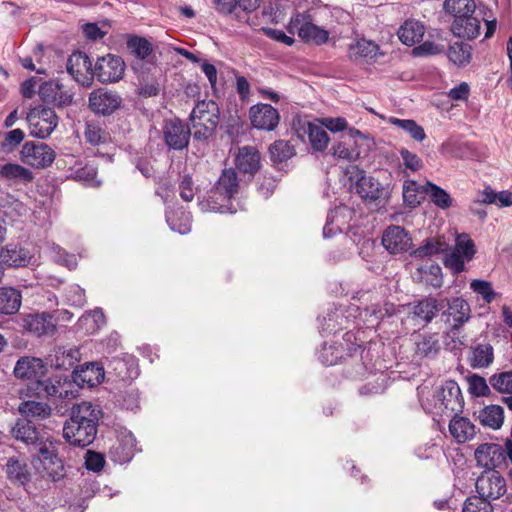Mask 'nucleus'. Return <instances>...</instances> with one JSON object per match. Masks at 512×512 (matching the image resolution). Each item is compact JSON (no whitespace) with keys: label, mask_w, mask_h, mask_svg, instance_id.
I'll return each instance as SVG.
<instances>
[{"label":"nucleus","mask_w":512,"mask_h":512,"mask_svg":"<svg viewBox=\"0 0 512 512\" xmlns=\"http://www.w3.org/2000/svg\"><path fill=\"white\" fill-rule=\"evenodd\" d=\"M490 384L501 394H512V371L494 374L490 377Z\"/></svg>","instance_id":"nucleus-54"},{"label":"nucleus","mask_w":512,"mask_h":512,"mask_svg":"<svg viewBox=\"0 0 512 512\" xmlns=\"http://www.w3.org/2000/svg\"><path fill=\"white\" fill-rule=\"evenodd\" d=\"M389 123L407 132L411 138L418 142H422L426 138L424 129L412 119H399L391 117L389 119Z\"/></svg>","instance_id":"nucleus-46"},{"label":"nucleus","mask_w":512,"mask_h":512,"mask_svg":"<svg viewBox=\"0 0 512 512\" xmlns=\"http://www.w3.org/2000/svg\"><path fill=\"white\" fill-rule=\"evenodd\" d=\"M25 133L23 130L17 128L13 129L4 135V139L0 144V150L5 153L9 154L12 153L24 140Z\"/></svg>","instance_id":"nucleus-53"},{"label":"nucleus","mask_w":512,"mask_h":512,"mask_svg":"<svg viewBox=\"0 0 512 512\" xmlns=\"http://www.w3.org/2000/svg\"><path fill=\"white\" fill-rule=\"evenodd\" d=\"M14 376L23 380H36L46 373V366L42 359L36 357H22L14 367Z\"/></svg>","instance_id":"nucleus-27"},{"label":"nucleus","mask_w":512,"mask_h":512,"mask_svg":"<svg viewBox=\"0 0 512 512\" xmlns=\"http://www.w3.org/2000/svg\"><path fill=\"white\" fill-rule=\"evenodd\" d=\"M249 118L254 128L265 131H273L280 121L277 109L269 104L262 103L250 108Z\"/></svg>","instance_id":"nucleus-22"},{"label":"nucleus","mask_w":512,"mask_h":512,"mask_svg":"<svg viewBox=\"0 0 512 512\" xmlns=\"http://www.w3.org/2000/svg\"><path fill=\"white\" fill-rule=\"evenodd\" d=\"M463 512H493L491 503L479 496H472L466 499L463 505Z\"/></svg>","instance_id":"nucleus-56"},{"label":"nucleus","mask_w":512,"mask_h":512,"mask_svg":"<svg viewBox=\"0 0 512 512\" xmlns=\"http://www.w3.org/2000/svg\"><path fill=\"white\" fill-rule=\"evenodd\" d=\"M73 381L80 387H96L105 378V368L99 362H87L76 366L72 373Z\"/></svg>","instance_id":"nucleus-21"},{"label":"nucleus","mask_w":512,"mask_h":512,"mask_svg":"<svg viewBox=\"0 0 512 512\" xmlns=\"http://www.w3.org/2000/svg\"><path fill=\"white\" fill-rule=\"evenodd\" d=\"M96 177L97 169L89 165L77 169L74 173L76 180L90 187H99L101 185V181L97 180Z\"/></svg>","instance_id":"nucleus-55"},{"label":"nucleus","mask_w":512,"mask_h":512,"mask_svg":"<svg viewBox=\"0 0 512 512\" xmlns=\"http://www.w3.org/2000/svg\"><path fill=\"white\" fill-rule=\"evenodd\" d=\"M292 130L302 142L309 141L311 148L323 152L330 142L328 133L321 122L297 118L293 120Z\"/></svg>","instance_id":"nucleus-8"},{"label":"nucleus","mask_w":512,"mask_h":512,"mask_svg":"<svg viewBox=\"0 0 512 512\" xmlns=\"http://www.w3.org/2000/svg\"><path fill=\"white\" fill-rule=\"evenodd\" d=\"M357 172V181L355 183V190L359 196L365 200L375 201L382 195L380 183L371 176H367L363 170L358 167H352Z\"/></svg>","instance_id":"nucleus-28"},{"label":"nucleus","mask_w":512,"mask_h":512,"mask_svg":"<svg viewBox=\"0 0 512 512\" xmlns=\"http://www.w3.org/2000/svg\"><path fill=\"white\" fill-rule=\"evenodd\" d=\"M103 411L97 404L82 401L73 405L63 426V437L72 446L85 448L96 439Z\"/></svg>","instance_id":"nucleus-1"},{"label":"nucleus","mask_w":512,"mask_h":512,"mask_svg":"<svg viewBox=\"0 0 512 512\" xmlns=\"http://www.w3.org/2000/svg\"><path fill=\"white\" fill-rule=\"evenodd\" d=\"M105 465L104 455L92 450H87L85 455V467L89 471L100 472Z\"/></svg>","instance_id":"nucleus-60"},{"label":"nucleus","mask_w":512,"mask_h":512,"mask_svg":"<svg viewBox=\"0 0 512 512\" xmlns=\"http://www.w3.org/2000/svg\"><path fill=\"white\" fill-rule=\"evenodd\" d=\"M0 259L6 267L23 268L30 264L32 255L19 243H8L1 247Z\"/></svg>","instance_id":"nucleus-25"},{"label":"nucleus","mask_w":512,"mask_h":512,"mask_svg":"<svg viewBox=\"0 0 512 512\" xmlns=\"http://www.w3.org/2000/svg\"><path fill=\"white\" fill-rule=\"evenodd\" d=\"M126 48L136 61L131 64L133 71L144 81L148 75L157 69V64L152 61L153 45L145 37L127 34Z\"/></svg>","instance_id":"nucleus-4"},{"label":"nucleus","mask_w":512,"mask_h":512,"mask_svg":"<svg viewBox=\"0 0 512 512\" xmlns=\"http://www.w3.org/2000/svg\"><path fill=\"white\" fill-rule=\"evenodd\" d=\"M475 459L485 471H496L506 460L505 450L498 444L485 443L475 450Z\"/></svg>","instance_id":"nucleus-23"},{"label":"nucleus","mask_w":512,"mask_h":512,"mask_svg":"<svg viewBox=\"0 0 512 512\" xmlns=\"http://www.w3.org/2000/svg\"><path fill=\"white\" fill-rule=\"evenodd\" d=\"M166 222L172 231L186 234L191 230V215L182 207L176 210L169 209L166 212Z\"/></svg>","instance_id":"nucleus-41"},{"label":"nucleus","mask_w":512,"mask_h":512,"mask_svg":"<svg viewBox=\"0 0 512 512\" xmlns=\"http://www.w3.org/2000/svg\"><path fill=\"white\" fill-rule=\"evenodd\" d=\"M444 10L454 15L455 18L458 16H464L466 14H473L475 10V3L473 0H445Z\"/></svg>","instance_id":"nucleus-49"},{"label":"nucleus","mask_w":512,"mask_h":512,"mask_svg":"<svg viewBox=\"0 0 512 512\" xmlns=\"http://www.w3.org/2000/svg\"><path fill=\"white\" fill-rule=\"evenodd\" d=\"M479 419L482 425L490 427L492 429H499L504 420L503 408L499 405L486 406L481 410Z\"/></svg>","instance_id":"nucleus-43"},{"label":"nucleus","mask_w":512,"mask_h":512,"mask_svg":"<svg viewBox=\"0 0 512 512\" xmlns=\"http://www.w3.org/2000/svg\"><path fill=\"white\" fill-rule=\"evenodd\" d=\"M43 476L52 481H59L65 476V469L62 460L58 457L49 464L43 466Z\"/></svg>","instance_id":"nucleus-58"},{"label":"nucleus","mask_w":512,"mask_h":512,"mask_svg":"<svg viewBox=\"0 0 512 512\" xmlns=\"http://www.w3.org/2000/svg\"><path fill=\"white\" fill-rule=\"evenodd\" d=\"M162 134L166 145L170 149L183 150L187 148L193 132L181 119L173 118L165 121Z\"/></svg>","instance_id":"nucleus-16"},{"label":"nucleus","mask_w":512,"mask_h":512,"mask_svg":"<svg viewBox=\"0 0 512 512\" xmlns=\"http://www.w3.org/2000/svg\"><path fill=\"white\" fill-rule=\"evenodd\" d=\"M12 435L16 440L22 441L27 445H41L44 437L40 434L37 427L28 419H18L13 426Z\"/></svg>","instance_id":"nucleus-30"},{"label":"nucleus","mask_w":512,"mask_h":512,"mask_svg":"<svg viewBox=\"0 0 512 512\" xmlns=\"http://www.w3.org/2000/svg\"><path fill=\"white\" fill-rule=\"evenodd\" d=\"M67 72L84 87H89L94 79V65L89 56L82 51L73 52L66 63Z\"/></svg>","instance_id":"nucleus-12"},{"label":"nucleus","mask_w":512,"mask_h":512,"mask_svg":"<svg viewBox=\"0 0 512 512\" xmlns=\"http://www.w3.org/2000/svg\"><path fill=\"white\" fill-rule=\"evenodd\" d=\"M443 306L433 297H427L411 307V314L425 322H431Z\"/></svg>","instance_id":"nucleus-40"},{"label":"nucleus","mask_w":512,"mask_h":512,"mask_svg":"<svg viewBox=\"0 0 512 512\" xmlns=\"http://www.w3.org/2000/svg\"><path fill=\"white\" fill-rule=\"evenodd\" d=\"M476 491L479 497L491 502L506 492V481L498 471H484L477 478Z\"/></svg>","instance_id":"nucleus-13"},{"label":"nucleus","mask_w":512,"mask_h":512,"mask_svg":"<svg viewBox=\"0 0 512 512\" xmlns=\"http://www.w3.org/2000/svg\"><path fill=\"white\" fill-rule=\"evenodd\" d=\"M474 241L467 233L457 234L454 246L446 251L443 264L454 275L466 270V262H470L476 254Z\"/></svg>","instance_id":"nucleus-5"},{"label":"nucleus","mask_w":512,"mask_h":512,"mask_svg":"<svg viewBox=\"0 0 512 512\" xmlns=\"http://www.w3.org/2000/svg\"><path fill=\"white\" fill-rule=\"evenodd\" d=\"M347 52L349 59L358 65L371 64L381 54L375 42L364 38L351 43Z\"/></svg>","instance_id":"nucleus-24"},{"label":"nucleus","mask_w":512,"mask_h":512,"mask_svg":"<svg viewBox=\"0 0 512 512\" xmlns=\"http://www.w3.org/2000/svg\"><path fill=\"white\" fill-rule=\"evenodd\" d=\"M67 302L74 307H83L86 304L85 290L79 285H71L65 293Z\"/></svg>","instance_id":"nucleus-57"},{"label":"nucleus","mask_w":512,"mask_h":512,"mask_svg":"<svg viewBox=\"0 0 512 512\" xmlns=\"http://www.w3.org/2000/svg\"><path fill=\"white\" fill-rule=\"evenodd\" d=\"M136 451V439L130 431L118 433L109 448V458L114 463L126 464L132 460Z\"/></svg>","instance_id":"nucleus-20"},{"label":"nucleus","mask_w":512,"mask_h":512,"mask_svg":"<svg viewBox=\"0 0 512 512\" xmlns=\"http://www.w3.org/2000/svg\"><path fill=\"white\" fill-rule=\"evenodd\" d=\"M79 359V349L58 347L54 350V354L49 356V363L55 369L67 371L73 368Z\"/></svg>","instance_id":"nucleus-32"},{"label":"nucleus","mask_w":512,"mask_h":512,"mask_svg":"<svg viewBox=\"0 0 512 512\" xmlns=\"http://www.w3.org/2000/svg\"><path fill=\"white\" fill-rule=\"evenodd\" d=\"M426 192L429 194L431 201L441 209H447L452 205L450 195L441 187L427 182Z\"/></svg>","instance_id":"nucleus-50"},{"label":"nucleus","mask_w":512,"mask_h":512,"mask_svg":"<svg viewBox=\"0 0 512 512\" xmlns=\"http://www.w3.org/2000/svg\"><path fill=\"white\" fill-rule=\"evenodd\" d=\"M235 164L240 172L254 175L260 169V153L253 146H243L238 150Z\"/></svg>","instance_id":"nucleus-29"},{"label":"nucleus","mask_w":512,"mask_h":512,"mask_svg":"<svg viewBox=\"0 0 512 512\" xmlns=\"http://www.w3.org/2000/svg\"><path fill=\"white\" fill-rule=\"evenodd\" d=\"M84 135L86 141L94 146L106 142V133L97 125H87Z\"/></svg>","instance_id":"nucleus-62"},{"label":"nucleus","mask_w":512,"mask_h":512,"mask_svg":"<svg viewBox=\"0 0 512 512\" xmlns=\"http://www.w3.org/2000/svg\"><path fill=\"white\" fill-rule=\"evenodd\" d=\"M470 289L481 296L483 301L490 304L496 297V292L492 287V283L486 280L474 279L470 282Z\"/></svg>","instance_id":"nucleus-52"},{"label":"nucleus","mask_w":512,"mask_h":512,"mask_svg":"<svg viewBox=\"0 0 512 512\" xmlns=\"http://www.w3.org/2000/svg\"><path fill=\"white\" fill-rule=\"evenodd\" d=\"M269 152L271 158L276 162L286 161L289 158H291L295 153L294 147L284 140L275 141L269 147Z\"/></svg>","instance_id":"nucleus-51"},{"label":"nucleus","mask_w":512,"mask_h":512,"mask_svg":"<svg viewBox=\"0 0 512 512\" xmlns=\"http://www.w3.org/2000/svg\"><path fill=\"white\" fill-rule=\"evenodd\" d=\"M125 71L124 61L111 54L99 57L94 64V78L101 83H114L119 81Z\"/></svg>","instance_id":"nucleus-15"},{"label":"nucleus","mask_w":512,"mask_h":512,"mask_svg":"<svg viewBox=\"0 0 512 512\" xmlns=\"http://www.w3.org/2000/svg\"><path fill=\"white\" fill-rule=\"evenodd\" d=\"M447 309L442 315L445 317V323L451 325L450 333L456 335L462 327L471 318L470 304L462 297H452L445 299Z\"/></svg>","instance_id":"nucleus-14"},{"label":"nucleus","mask_w":512,"mask_h":512,"mask_svg":"<svg viewBox=\"0 0 512 512\" xmlns=\"http://www.w3.org/2000/svg\"><path fill=\"white\" fill-rule=\"evenodd\" d=\"M426 413L436 417L451 416L463 408V397L457 382L445 381L437 387L431 398L421 402Z\"/></svg>","instance_id":"nucleus-2"},{"label":"nucleus","mask_w":512,"mask_h":512,"mask_svg":"<svg viewBox=\"0 0 512 512\" xmlns=\"http://www.w3.org/2000/svg\"><path fill=\"white\" fill-rule=\"evenodd\" d=\"M448 245L440 238H428L417 249L411 252L414 258H424L444 253L447 251Z\"/></svg>","instance_id":"nucleus-42"},{"label":"nucleus","mask_w":512,"mask_h":512,"mask_svg":"<svg viewBox=\"0 0 512 512\" xmlns=\"http://www.w3.org/2000/svg\"><path fill=\"white\" fill-rule=\"evenodd\" d=\"M469 390L471 394L477 397H482L489 393V386L483 377L473 375L469 378Z\"/></svg>","instance_id":"nucleus-63"},{"label":"nucleus","mask_w":512,"mask_h":512,"mask_svg":"<svg viewBox=\"0 0 512 512\" xmlns=\"http://www.w3.org/2000/svg\"><path fill=\"white\" fill-rule=\"evenodd\" d=\"M106 368L108 375L114 377L116 381H132L140 373L137 358L127 353L107 358Z\"/></svg>","instance_id":"nucleus-11"},{"label":"nucleus","mask_w":512,"mask_h":512,"mask_svg":"<svg viewBox=\"0 0 512 512\" xmlns=\"http://www.w3.org/2000/svg\"><path fill=\"white\" fill-rule=\"evenodd\" d=\"M20 414L33 423L35 420H44L51 415V407L44 402L33 400L23 401L18 408Z\"/></svg>","instance_id":"nucleus-39"},{"label":"nucleus","mask_w":512,"mask_h":512,"mask_svg":"<svg viewBox=\"0 0 512 512\" xmlns=\"http://www.w3.org/2000/svg\"><path fill=\"white\" fill-rule=\"evenodd\" d=\"M21 304L20 290L10 286L0 287V314L13 315L19 311Z\"/></svg>","instance_id":"nucleus-33"},{"label":"nucleus","mask_w":512,"mask_h":512,"mask_svg":"<svg viewBox=\"0 0 512 512\" xmlns=\"http://www.w3.org/2000/svg\"><path fill=\"white\" fill-rule=\"evenodd\" d=\"M440 351L439 336L436 333L420 334L415 340V356L433 358Z\"/></svg>","instance_id":"nucleus-34"},{"label":"nucleus","mask_w":512,"mask_h":512,"mask_svg":"<svg viewBox=\"0 0 512 512\" xmlns=\"http://www.w3.org/2000/svg\"><path fill=\"white\" fill-rule=\"evenodd\" d=\"M122 103V98L117 92L104 88L94 90L89 95V108L92 112L102 116L113 114Z\"/></svg>","instance_id":"nucleus-19"},{"label":"nucleus","mask_w":512,"mask_h":512,"mask_svg":"<svg viewBox=\"0 0 512 512\" xmlns=\"http://www.w3.org/2000/svg\"><path fill=\"white\" fill-rule=\"evenodd\" d=\"M32 385L34 386L33 389L36 391L37 396H58L63 397V394H67V391H62V387L60 385V382L57 384L53 383L51 379H43L37 378Z\"/></svg>","instance_id":"nucleus-47"},{"label":"nucleus","mask_w":512,"mask_h":512,"mask_svg":"<svg viewBox=\"0 0 512 512\" xmlns=\"http://www.w3.org/2000/svg\"><path fill=\"white\" fill-rule=\"evenodd\" d=\"M333 156L347 160L356 161L359 158V151L355 147H349L345 143H338L332 147Z\"/></svg>","instance_id":"nucleus-59"},{"label":"nucleus","mask_w":512,"mask_h":512,"mask_svg":"<svg viewBox=\"0 0 512 512\" xmlns=\"http://www.w3.org/2000/svg\"><path fill=\"white\" fill-rule=\"evenodd\" d=\"M471 46L463 42H455L448 48L447 56L457 66H466L471 60Z\"/></svg>","instance_id":"nucleus-44"},{"label":"nucleus","mask_w":512,"mask_h":512,"mask_svg":"<svg viewBox=\"0 0 512 512\" xmlns=\"http://www.w3.org/2000/svg\"><path fill=\"white\" fill-rule=\"evenodd\" d=\"M55 157L54 150L45 143L26 142L21 150V159L36 168L49 167Z\"/></svg>","instance_id":"nucleus-17"},{"label":"nucleus","mask_w":512,"mask_h":512,"mask_svg":"<svg viewBox=\"0 0 512 512\" xmlns=\"http://www.w3.org/2000/svg\"><path fill=\"white\" fill-rule=\"evenodd\" d=\"M424 33V25L414 19L406 20L397 32L399 40L407 46H413L422 40Z\"/></svg>","instance_id":"nucleus-36"},{"label":"nucleus","mask_w":512,"mask_h":512,"mask_svg":"<svg viewBox=\"0 0 512 512\" xmlns=\"http://www.w3.org/2000/svg\"><path fill=\"white\" fill-rule=\"evenodd\" d=\"M494 359L493 348L490 344H479L472 350L470 364L473 368L488 367Z\"/></svg>","instance_id":"nucleus-45"},{"label":"nucleus","mask_w":512,"mask_h":512,"mask_svg":"<svg viewBox=\"0 0 512 512\" xmlns=\"http://www.w3.org/2000/svg\"><path fill=\"white\" fill-rule=\"evenodd\" d=\"M382 244L390 253H401L410 248L411 238L404 228L392 225L384 231Z\"/></svg>","instance_id":"nucleus-26"},{"label":"nucleus","mask_w":512,"mask_h":512,"mask_svg":"<svg viewBox=\"0 0 512 512\" xmlns=\"http://www.w3.org/2000/svg\"><path fill=\"white\" fill-rule=\"evenodd\" d=\"M290 34H297L305 42L322 45L329 39V32L314 24L311 15L297 13L290 18L287 25Z\"/></svg>","instance_id":"nucleus-7"},{"label":"nucleus","mask_w":512,"mask_h":512,"mask_svg":"<svg viewBox=\"0 0 512 512\" xmlns=\"http://www.w3.org/2000/svg\"><path fill=\"white\" fill-rule=\"evenodd\" d=\"M400 155L406 168L412 171H418L421 169L423 163L422 160L415 154L407 149H401Z\"/></svg>","instance_id":"nucleus-64"},{"label":"nucleus","mask_w":512,"mask_h":512,"mask_svg":"<svg viewBox=\"0 0 512 512\" xmlns=\"http://www.w3.org/2000/svg\"><path fill=\"white\" fill-rule=\"evenodd\" d=\"M451 29L457 37L473 39L480 33V21L472 14L458 16V18H455Z\"/></svg>","instance_id":"nucleus-31"},{"label":"nucleus","mask_w":512,"mask_h":512,"mask_svg":"<svg viewBox=\"0 0 512 512\" xmlns=\"http://www.w3.org/2000/svg\"><path fill=\"white\" fill-rule=\"evenodd\" d=\"M189 120L193 129L195 140L204 141L210 138L215 132L219 123V107L213 100H202L197 102Z\"/></svg>","instance_id":"nucleus-3"},{"label":"nucleus","mask_w":512,"mask_h":512,"mask_svg":"<svg viewBox=\"0 0 512 512\" xmlns=\"http://www.w3.org/2000/svg\"><path fill=\"white\" fill-rule=\"evenodd\" d=\"M17 323L23 333L34 337L52 336L56 333V319L50 312L21 313Z\"/></svg>","instance_id":"nucleus-9"},{"label":"nucleus","mask_w":512,"mask_h":512,"mask_svg":"<svg viewBox=\"0 0 512 512\" xmlns=\"http://www.w3.org/2000/svg\"><path fill=\"white\" fill-rule=\"evenodd\" d=\"M344 356L343 344H325L319 351L318 358L326 366H332L338 363Z\"/></svg>","instance_id":"nucleus-48"},{"label":"nucleus","mask_w":512,"mask_h":512,"mask_svg":"<svg viewBox=\"0 0 512 512\" xmlns=\"http://www.w3.org/2000/svg\"><path fill=\"white\" fill-rule=\"evenodd\" d=\"M7 478L14 484L25 486L31 480L28 465L17 458L11 457L5 465Z\"/></svg>","instance_id":"nucleus-37"},{"label":"nucleus","mask_w":512,"mask_h":512,"mask_svg":"<svg viewBox=\"0 0 512 512\" xmlns=\"http://www.w3.org/2000/svg\"><path fill=\"white\" fill-rule=\"evenodd\" d=\"M26 121L30 128V135L45 139L51 135L58 125V116L54 109L38 105L27 113Z\"/></svg>","instance_id":"nucleus-10"},{"label":"nucleus","mask_w":512,"mask_h":512,"mask_svg":"<svg viewBox=\"0 0 512 512\" xmlns=\"http://www.w3.org/2000/svg\"><path fill=\"white\" fill-rule=\"evenodd\" d=\"M451 436L458 442L464 443L472 439L475 435V426L468 418L454 416L449 423Z\"/></svg>","instance_id":"nucleus-38"},{"label":"nucleus","mask_w":512,"mask_h":512,"mask_svg":"<svg viewBox=\"0 0 512 512\" xmlns=\"http://www.w3.org/2000/svg\"><path fill=\"white\" fill-rule=\"evenodd\" d=\"M0 177L13 184H28L34 179L33 172L16 163H6L0 167Z\"/></svg>","instance_id":"nucleus-35"},{"label":"nucleus","mask_w":512,"mask_h":512,"mask_svg":"<svg viewBox=\"0 0 512 512\" xmlns=\"http://www.w3.org/2000/svg\"><path fill=\"white\" fill-rule=\"evenodd\" d=\"M444 51V46L432 41H425L413 49V55L418 57L437 55Z\"/></svg>","instance_id":"nucleus-61"},{"label":"nucleus","mask_w":512,"mask_h":512,"mask_svg":"<svg viewBox=\"0 0 512 512\" xmlns=\"http://www.w3.org/2000/svg\"><path fill=\"white\" fill-rule=\"evenodd\" d=\"M238 191V178L233 169L223 170L214 191L207 200L199 203L203 211L226 212L224 205H220L215 199L220 196L225 200L231 199Z\"/></svg>","instance_id":"nucleus-6"},{"label":"nucleus","mask_w":512,"mask_h":512,"mask_svg":"<svg viewBox=\"0 0 512 512\" xmlns=\"http://www.w3.org/2000/svg\"><path fill=\"white\" fill-rule=\"evenodd\" d=\"M38 95L43 102L64 108L72 104L74 94L59 81L49 80L41 83Z\"/></svg>","instance_id":"nucleus-18"}]
</instances>
